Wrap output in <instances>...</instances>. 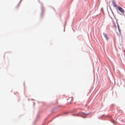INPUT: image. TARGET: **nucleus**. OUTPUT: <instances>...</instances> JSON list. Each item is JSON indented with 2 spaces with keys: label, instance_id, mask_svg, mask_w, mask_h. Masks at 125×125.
Masks as SVG:
<instances>
[{
  "label": "nucleus",
  "instance_id": "f257e3e1",
  "mask_svg": "<svg viewBox=\"0 0 125 125\" xmlns=\"http://www.w3.org/2000/svg\"><path fill=\"white\" fill-rule=\"evenodd\" d=\"M118 9L122 13H124V11L123 9L120 7L118 6Z\"/></svg>",
  "mask_w": 125,
  "mask_h": 125
},
{
  "label": "nucleus",
  "instance_id": "f03ea898",
  "mask_svg": "<svg viewBox=\"0 0 125 125\" xmlns=\"http://www.w3.org/2000/svg\"><path fill=\"white\" fill-rule=\"evenodd\" d=\"M103 35L106 40H108L109 39V38L106 33H104Z\"/></svg>",
  "mask_w": 125,
  "mask_h": 125
},
{
  "label": "nucleus",
  "instance_id": "20e7f679",
  "mask_svg": "<svg viewBox=\"0 0 125 125\" xmlns=\"http://www.w3.org/2000/svg\"><path fill=\"white\" fill-rule=\"evenodd\" d=\"M81 113V114H84V113Z\"/></svg>",
  "mask_w": 125,
  "mask_h": 125
},
{
  "label": "nucleus",
  "instance_id": "39448f33",
  "mask_svg": "<svg viewBox=\"0 0 125 125\" xmlns=\"http://www.w3.org/2000/svg\"><path fill=\"white\" fill-rule=\"evenodd\" d=\"M89 114H85L86 115H88Z\"/></svg>",
  "mask_w": 125,
  "mask_h": 125
},
{
  "label": "nucleus",
  "instance_id": "7ed1b4c3",
  "mask_svg": "<svg viewBox=\"0 0 125 125\" xmlns=\"http://www.w3.org/2000/svg\"><path fill=\"white\" fill-rule=\"evenodd\" d=\"M112 3L113 4V5L115 7H117L116 4L115 3V2L114 0H113L112 1Z\"/></svg>",
  "mask_w": 125,
  "mask_h": 125
}]
</instances>
